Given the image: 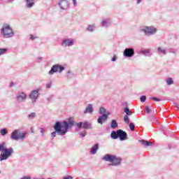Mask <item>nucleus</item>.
I'll return each mask as SVG.
<instances>
[{"label":"nucleus","instance_id":"f257e3e1","mask_svg":"<svg viewBox=\"0 0 179 179\" xmlns=\"http://www.w3.org/2000/svg\"><path fill=\"white\" fill-rule=\"evenodd\" d=\"M73 125H75V120L72 117H70L68 120L63 121L62 122L59 121L56 122L53 126L55 131L52 132L50 134L52 139L57 136V134L60 136L66 135L68 129H71Z\"/></svg>","mask_w":179,"mask_h":179},{"label":"nucleus","instance_id":"f03ea898","mask_svg":"<svg viewBox=\"0 0 179 179\" xmlns=\"http://www.w3.org/2000/svg\"><path fill=\"white\" fill-rule=\"evenodd\" d=\"M103 162H108L109 166L117 167L121 164V157H117L115 155L106 154L102 157Z\"/></svg>","mask_w":179,"mask_h":179},{"label":"nucleus","instance_id":"7ed1b4c3","mask_svg":"<svg viewBox=\"0 0 179 179\" xmlns=\"http://www.w3.org/2000/svg\"><path fill=\"white\" fill-rule=\"evenodd\" d=\"M0 152H2V153L0 154V162L8 160V159L15 153V150H13L12 148H6L3 146V144H0Z\"/></svg>","mask_w":179,"mask_h":179},{"label":"nucleus","instance_id":"20e7f679","mask_svg":"<svg viewBox=\"0 0 179 179\" xmlns=\"http://www.w3.org/2000/svg\"><path fill=\"white\" fill-rule=\"evenodd\" d=\"M27 136V131H22L20 129H15L10 134V139L13 141H24Z\"/></svg>","mask_w":179,"mask_h":179},{"label":"nucleus","instance_id":"39448f33","mask_svg":"<svg viewBox=\"0 0 179 179\" xmlns=\"http://www.w3.org/2000/svg\"><path fill=\"white\" fill-rule=\"evenodd\" d=\"M140 31L144 34L146 37H150L151 36H155L157 34L159 29L155 26H144L141 29Z\"/></svg>","mask_w":179,"mask_h":179},{"label":"nucleus","instance_id":"423d86ee","mask_svg":"<svg viewBox=\"0 0 179 179\" xmlns=\"http://www.w3.org/2000/svg\"><path fill=\"white\" fill-rule=\"evenodd\" d=\"M1 33L3 37H5L6 38H9L10 37H13V36H15L13 29H12L10 24H4L1 28Z\"/></svg>","mask_w":179,"mask_h":179},{"label":"nucleus","instance_id":"0eeeda50","mask_svg":"<svg viewBox=\"0 0 179 179\" xmlns=\"http://www.w3.org/2000/svg\"><path fill=\"white\" fill-rule=\"evenodd\" d=\"M65 71V66L60 65V64H55L53 65L50 70L48 72V75L50 76H52L54 73H57L58 72L59 73H62V71Z\"/></svg>","mask_w":179,"mask_h":179},{"label":"nucleus","instance_id":"6e6552de","mask_svg":"<svg viewBox=\"0 0 179 179\" xmlns=\"http://www.w3.org/2000/svg\"><path fill=\"white\" fill-rule=\"evenodd\" d=\"M39 92L40 90H34L28 95V97L29 99H31L32 104H36V103H37V100H38V96H40Z\"/></svg>","mask_w":179,"mask_h":179},{"label":"nucleus","instance_id":"1a4fd4ad","mask_svg":"<svg viewBox=\"0 0 179 179\" xmlns=\"http://www.w3.org/2000/svg\"><path fill=\"white\" fill-rule=\"evenodd\" d=\"M15 100L18 104L26 102L27 100V94L24 92H18L15 95Z\"/></svg>","mask_w":179,"mask_h":179},{"label":"nucleus","instance_id":"9d476101","mask_svg":"<svg viewBox=\"0 0 179 179\" xmlns=\"http://www.w3.org/2000/svg\"><path fill=\"white\" fill-rule=\"evenodd\" d=\"M76 40L73 38H66L62 41L61 45L63 48H67V47H73L75 45Z\"/></svg>","mask_w":179,"mask_h":179},{"label":"nucleus","instance_id":"9b49d317","mask_svg":"<svg viewBox=\"0 0 179 179\" xmlns=\"http://www.w3.org/2000/svg\"><path fill=\"white\" fill-rule=\"evenodd\" d=\"M78 127L77 131H79L80 128H83L84 129H92V124L89 123V122H78L76 123L74 122V124Z\"/></svg>","mask_w":179,"mask_h":179},{"label":"nucleus","instance_id":"f8f14e48","mask_svg":"<svg viewBox=\"0 0 179 179\" xmlns=\"http://www.w3.org/2000/svg\"><path fill=\"white\" fill-rule=\"evenodd\" d=\"M135 55V49L134 48H127L123 51V57L125 58H132Z\"/></svg>","mask_w":179,"mask_h":179},{"label":"nucleus","instance_id":"ddd939ff","mask_svg":"<svg viewBox=\"0 0 179 179\" xmlns=\"http://www.w3.org/2000/svg\"><path fill=\"white\" fill-rule=\"evenodd\" d=\"M58 6H59L62 10H68L69 9V2L66 0H61L58 3Z\"/></svg>","mask_w":179,"mask_h":179},{"label":"nucleus","instance_id":"4468645a","mask_svg":"<svg viewBox=\"0 0 179 179\" xmlns=\"http://www.w3.org/2000/svg\"><path fill=\"white\" fill-rule=\"evenodd\" d=\"M157 52L159 57H164L168 54L167 49L163 46H159L157 49Z\"/></svg>","mask_w":179,"mask_h":179},{"label":"nucleus","instance_id":"2eb2a0df","mask_svg":"<svg viewBox=\"0 0 179 179\" xmlns=\"http://www.w3.org/2000/svg\"><path fill=\"white\" fill-rule=\"evenodd\" d=\"M118 134V138L120 141H127L128 138V134H127V132L124 131L122 129H119Z\"/></svg>","mask_w":179,"mask_h":179},{"label":"nucleus","instance_id":"dca6fc26","mask_svg":"<svg viewBox=\"0 0 179 179\" xmlns=\"http://www.w3.org/2000/svg\"><path fill=\"white\" fill-rule=\"evenodd\" d=\"M24 1L26 2L25 8L27 9H31L35 5L34 0H24Z\"/></svg>","mask_w":179,"mask_h":179},{"label":"nucleus","instance_id":"f3484780","mask_svg":"<svg viewBox=\"0 0 179 179\" xmlns=\"http://www.w3.org/2000/svg\"><path fill=\"white\" fill-rule=\"evenodd\" d=\"M111 25V20L110 19L103 20L101 22V27H109Z\"/></svg>","mask_w":179,"mask_h":179},{"label":"nucleus","instance_id":"a211bd4d","mask_svg":"<svg viewBox=\"0 0 179 179\" xmlns=\"http://www.w3.org/2000/svg\"><path fill=\"white\" fill-rule=\"evenodd\" d=\"M108 119V116L107 115H102L101 116H99L97 122L98 124H101L103 125V122H106V120Z\"/></svg>","mask_w":179,"mask_h":179},{"label":"nucleus","instance_id":"6ab92c4d","mask_svg":"<svg viewBox=\"0 0 179 179\" xmlns=\"http://www.w3.org/2000/svg\"><path fill=\"white\" fill-rule=\"evenodd\" d=\"M92 113H93V105L89 103L84 110V114H92Z\"/></svg>","mask_w":179,"mask_h":179},{"label":"nucleus","instance_id":"aec40b11","mask_svg":"<svg viewBox=\"0 0 179 179\" xmlns=\"http://www.w3.org/2000/svg\"><path fill=\"white\" fill-rule=\"evenodd\" d=\"M150 51H152L150 49L141 50H140V54L144 55V57H151Z\"/></svg>","mask_w":179,"mask_h":179},{"label":"nucleus","instance_id":"412c9836","mask_svg":"<svg viewBox=\"0 0 179 179\" xmlns=\"http://www.w3.org/2000/svg\"><path fill=\"white\" fill-rule=\"evenodd\" d=\"M86 30L90 33H93L96 30V24H88Z\"/></svg>","mask_w":179,"mask_h":179},{"label":"nucleus","instance_id":"4be33fe9","mask_svg":"<svg viewBox=\"0 0 179 179\" xmlns=\"http://www.w3.org/2000/svg\"><path fill=\"white\" fill-rule=\"evenodd\" d=\"M98 150H99V143H96L91 148V151H90L91 155H96V153H97Z\"/></svg>","mask_w":179,"mask_h":179},{"label":"nucleus","instance_id":"5701e85b","mask_svg":"<svg viewBox=\"0 0 179 179\" xmlns=\"http://www.w3.org/2000/svg\"><path fill=\"white\" fill-rule=\"evenodd\" d=\"M99 114H101V115H107L108 117V115H110V112L107 111V110H106V108L101 107L99 109Z\"/></svg>","mask_w":179,"mask_h":179},{"label":"nucleus","instance_id":"b1692460","mask_svg":"<svg viewBox=\"0 0 179 179\" xmlns=\"http://www.w3.org/2000/svg\"><path fill=\"white\" fill-rule=\"evenodd\" d=\"M118 132L119 130L115 131H113L110 134V138H112V139H118Z\"/></svg>","mask_w":179,"mask_h":179},{"label":"nucleus","instance_id":"393cba45","mask_svg":"<svg viewBox=\"0 0 179 179\" xmlns=\"http://www.w3.org/2000/svg\"><path fill=\"white\" fill-rule=\"evenodd\" d=\"M118 127V123H117V120H112L111 124H110V128L112 129H115V128Z\"/></svg>","mask_w":179,"mask_h":179},{"label":"nucleus","instance_id":"a878e982","mask_svg":"<svg viewBox=\"0 0 179 179\" xmlns=\"http://www.w3.org/2000/svg\"><path fill=\"white\" fill-rule=\"evenodd\" d=\"M139 142H141V143H142V145L144 146H152V145H153V143L148 141L141 140Z\"/></svg>","mask_w":179,"mask_h":179},{"label":"nucleus","instance_id":"bb28decb","mask_svg":"<svg viewBox=\"0 0 179 179\" xmlns=\"http://www.w3.org/2000/svg\"><path fill=\"white\" fill-rule=\"evenodd\" d=\"M166 82L168 86H171V85H174V80H173V78H166Z\"/></svg>","mask_w":179,"mask_h":179},{"label":"nucleus","instance_id":"cd10ccee","mask_svg":"<svg viewBox=\"0 0 179 179\" xmlns=\"http://www.w3.org/2000/svg\"><path fill=\"white\" fill-rule=\"evenodd\" d=\"M27 117H28L29 120H34V118H36V117H37V115L36 114V113L32 112L29 115H28Z\"/></svg>","mask_w":179,"mask_h":179},{"label":"nucleus","instance_id":"c85d7f7f","mask_svg":"<svg viewBox=\"0 0 179 179\" xmlns=\"http://www.w3.org/2000/svg\"><path fill=\"white\" fill-rule=\"evenodd\" d=\"M0 134L1 135H2V136H5V135H8V129L6 128L1 129L0 131Z\"/></svg>","mask_w":179,"mask_h":179},{"label":"nucleus","instance_id":"c756f323","mask_svg":"<svg viewBox=\"0 0 179 179\" xmlns=\"http://www.w3.org/2000/svg\"><path fill=\"white\" fill-rule=\"evenodd\" d=\"M124 111L126 113V115L127 116L132 115V112L131 111V110H129V108L128 107L124 108Z\"/></svg>","mask_w":179,"mask_h":179},{"label":"nucleus","instance_id":"7c9ffc66","mask_svg":"<svg viewBox=\"0 0 179 179\" xmlns=\"http://www.w3.org/2000/svg\"><path fill=\"white\" fill-rule=\"evenodd\" d=\"M7 52H8L7 48H0V57L1 55H4V54H6Z\"/></svg>","mask_w":179,"mask_h":179},{"label":"nucleus","instance_id":"2f4dec72","mask_svg":"<svg viewBox=\"0 0 179 179\" xmlns=\"http://www.w3.org/2000/svg\"><path fill=\"white\" fill-rule=\"evenodd\" d=\"M124 121L125 124H129V117L127 115H124Z\"/></svg>","mask_w":179,"mask_h":179},{"label":"nucleus","instance_id":"473e14b6","mask_svg":"<svg viewBox=\"0 0 179 179\" xmlns=\"http://www.w3.org/2000/svg\"><path fill=\"white\" fill-rule=\"evenodd\" d=\"M29 38L31 40V41H34V40L38 38V36L31 34L29 35Z\"/></svg>","mask_w":179,"mask_h":179},{"label":"nucleus","instance_id":"72a5a7b5","mask_svg":"<svg viewBox=\"0 0 179 179\" xmlns=\"http://www.w3.org/2000/svg\"><path fill=\"white\" fill-rule=\"evenodd\" d=\"M80 138H85L86 136V130H84L83 132L79 133Z\"/></svg>","mask_w":179,"mask_h":179},{"label":"nucleus","instance_id":"f704fd0d","mask_svg":"<svg viewBox=\"0 0 179 179\" xmlns=\"http://www.w3.org/2000/svg\"><path fill=\"white\" fill-rule=\"evenodd\" d=\"M129 127L131 131H135V124L134 123H130Z\"/></svg>","mask_w":179,"mask_h":179},{"label":"nucleus","instance_id":"c9c22d12","mask_svg":"<svg viewBox=\"0 0 179 179\" xmlns=\"http://www.w3.org/2000/svg\"><path fill=\"white\" fill-rule=\"evenodd\" d=\"M140 100L141 103H145L146 101V96L143 95L141 96Z\"/></svg>","mask_w":179,"mask_h":179},{"label":"nucleus","instance_id":"e433bc0d","mask_svg":"<svg viewBox=\"0 0 179 179\" xmlns=\"http://www.w3.org/2000/svg\"><path fill=\"white\" fill-rule=\"evenodd\" d=\"M52 86V82L46 83V89H51Z\"/></svg>","mask_w":179,"mask_h":179},{"label":"nucleus","instance_id":"4c0bfd02","mask_svg":"<svg viewBox=\"0 0 179 179\" xmlns=\"http://www.w3.org/2000/svg\"><path fill=\"white\" fill-rule=\"evenodd\" d=\"M150 100H154V101H162V99L156 97H150Z\"/></svg>","mask_w":179,"mask_h":179},{"label":"nucleus","instance_id":"58836bf2","mask_svg":"<svg viewBox=\"0 0 179 179\" xmlns=\"http://www.w3.org/2000/svg\"><path fill=\"white\" fill-rule=\"evenodd\" d=\"M169 52L172 53L173 55H177V51L173 49H170Z\"/></svg>","mask_w":179,"mask_h":179},{"label":"nucleus","instance_id":"ea45409f","mask_svg":"<svg viewBox=\"0 0 179 179\" xmlns=\"http://www.w3.org/2000/svg\"><path fill=\"white\" fill-rule=\"evenodd\" d=\"M145 111L147 114H150V108L149 106H145Z\"/></svg>","mask_w":179,"mask_h":179},{"label":"nucleus","instance_id":"a19ab883","mask_svg":"<svg viewBox=\"0 0 179 179\" xmlns=\"http://www.w3.org/2000/svg\"><path fill=\"white\" fill-rule=\"evenodd\" d=\"M44 132H45V131L44 130V128L41 127V130H40V133L41 134V136H44Z\"/></svg>","mask_w":179,"mask_h":179},{"label":"nucleus","instance_id":"79ce46f5","mask_svg":"<svg viewBox=\"0 0 179 179\" xmlns=\"http://www.w3.org/2000/svg\"><path fill=\"white\" fill-rule=\"evenodd\" d=\"M117 55H114V56H113V57L112 58L111 61H112L113 62H115V61H117Z\"/></svg>","mask_w":179,"mask_h":179},{"label":"nucleus","instance_id":"37998d69","mask_svg":"<svg viewBox=\"0 0 179 179\" xmlns=\"http://www.w3.org/2000/svg\"><path fill=\"white\" fill-rule=\"evenodd\" d=\"M73 178H72V176H64V178H63V179H72Z\"/></svg>","mask_w":179,"mask_h":179},{"label":"nucleus","instance_id":"c03bdc74","mask_svg":"<svg viewBox=\"0 0 179 179\" xmlns=\"http://www.w3.org/2000/svg\"><path fill=\"white\" fill-rule=\"evenodd\" d=\"M20 179H31V177H30V176H24V177L21 178Z\"/></svg>","mask_w":179,"mask_h":179},{"label":"nucleus","instance_id":"a18cd8bd","mask_svg":"<svg viewBox=\"0 0 179 179\" xmlns=\"http://www.w3.org/2000/svg\"><path fill=\"white\" fill-rule=\"evenodd\" d=\"M52 99V96H50L47 98V101H51V100Z\"/></svg>","mask_w":179,"mask_h":179},{"label":"nucleus","instance_id":"49530a36","mask_svg":"<svg viewBox=\"0 0 179 179\" xmlns=\"http://www.w3.org/2000/svg\"><path fill=\"white\" fill-rule=\"evenodd\" d=\"M174 106H176V108L177 110V111H179V106L177 103H174Z\"/></svg>","mask_w":179,"mask_h":179},{"label":"nucleus","instance_id":"de8ad7c7","mask_svg":"<svg viewBox=\"0 0 179 179\" xmlns=\"http://www.w3.org/2000/svg\"><path fill=\"white\" fill-rule=\"evenodd\" d=\"M15 86V83L12 82L10 83V87H13Z\"/></svg>","mask_w":179,"mask_h":179},{"label":"nucleus","instance_id":"09e8293b","mask_svg":"<svg viewBox=\"0 0 179 179\" xmlns=\"http://www.w3.org/2000/svg\"><path fill=\"white\" fill-rule=\"evenodd\" d=\"M141 2H142V0H136L137 5H139V3H141Z\"/></svg>","mask_w":179,"mask_h":179},{"label":"nucleus","instance_id":"8fccbe9b","mask_svg":"<svg viewBox=\"0 0 179 179\" xmlns=\"http://www.w3.org/2000/svg\"><path fill=\"white\" fill-rule=\"evenodd\" d=\"M74 6H76V0H72Z\"/></svg>","mask_w":179,"mask_h":179},{"label":"nucleus","instance_id":"3c124183","mask_svg":"<svg viewBox=\"0 0 179 179\" xmlns=\"http://www.w3.org/2000/svg\"><path fill=\"white\" fill-rule=\"evenodd\" d=\"M8 1V2H13V1H15V0H7Z\"/></svg>","mask_w":179,"mask_h":179},{"label":"nucleus","instance_id":"603ef678","mask_svg":"<svg viewBox=\"0 0 179 179\" xmlns=\"http://www.w3.org/2000/svg\"><path fill=\"white\" fill-rule=\"evenodd\" d=\"M34 179H39V178H34ZM41 179H45V178H41Z\"/></svg>","mask_w":179,"mask_h":179},{"label":"nucleus","instance_id":"864d4df0","mask_svg":"<svg viewBox=\"0 0 179 179\" xmlns=\"http://www.w3.org/2000/svg\"><path fill=\"white\" fill-rule=\"evenodd\" d=\"M67 73H71V71H67Z\"/></svg>","mask_w":179,"mask_h":179},{"label":"nucleus","instance_id":"5fc2aeb1","mask_svg":"<svg viewBox=\"0 0 179 179\" xmlns=\"http://www.w3.org/2000/svg\"><path fill=\"white\" fill-rule=\"evenodd\" d=\"M68 76V78H71V76Z\"/></svg>","mask_w":179,"mask_h":179},{"label":"nucleus","instance_id":"6e6d98bb","mask_svg":"<svg viewBox=\"0 0 179 179\" xmlns=\"http://www.w3.org/2000/svg\"><path fill=\"white\" fill-rule=\"evenodd\" d=\"M0 173H1V171H0Z\"/></svg>","mask_w":179,"mask_h":179}]
</instances>
